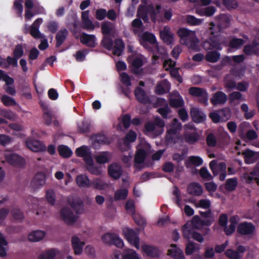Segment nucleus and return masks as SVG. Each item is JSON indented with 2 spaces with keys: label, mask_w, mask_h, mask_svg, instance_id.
Segmentation results:
<instances>
[{
  "label": "nucleus",
  "mask_w": 259,
  "mask_h": 259,
  "mask_svg": "<svg viewBox=\"0 0 259 259\" xmlns=\"http://www.w3.org/2000/svg\"><path fill=\"white\" fill-rule=\"evenodd\" d=\"M237 180L236 178H231L228 179L226 183V189L228 191L234 190L237 186Z\"/></svg>",
  "instance_id": "338daca9"
},
{
  "label": "nucleus",
  "mask_w": 259,
  "mask_h": 259,
  "mask_svg": "<svg viewBox=\"0 0 259 259\" xmlns=\"http://www.w3.org/2000/svg\"><path fill=\"white\" fill-rule=\"evenodd\" d=\"M227 99V95L222 92L215 93L210 99L211 102L213 105L224 104Z\"/></svg>",
  "instance_id": "e433bc0d"
},
{
  "label": "nucleus",
  "mask_w": 259,
  "mask_h": 259,
  "mask_svg": "<svg viewBox=\"0 0 259 259\" xmlns=\"http://www.w3.org/2000/svg\"><path fill=\"white\" fill-rule=\"evenodd\" d=\"M183 253L182 249L178 247L175 244H171L169 248L167 250V255L175 258L176 256H179Z\"/></svg>",
  "instance_id": "3c124183"
},
{
  "label": "nucleus",
  "mask_w": 259,
  "mask_h": 259,
  "mask_svg": "<svg viewBox=\"0 0 259 259\" xmlns=\"http://www.w3.org/2000/svg\"><path fill=\"white\" fill-rule=\"evenodd\" d=\"M123 235L131 245L139 249L140 239L138 234L132 229L125 228L123 229Z\"/></svg>",
  "instance_id": "dca6fc26"
},
{
  "label": "nucleus",
  "mask_w": 259,
  "mask_h": 259,
  "mask_svg": "<svg viewBox=\"0 0 259 259\" xmlns=\"http://www.w3.org/2000/svg\"><path fill=\"white\" fill-rule=\"evenodd\" d=\"M245 250V249L244 246H240L238 247L237 250L232 249L227 250L225 254L230 259H240L242 256V254Z\"/></svg>",
  "instance_id": "2f4dec72"
},
{
  "label": "nucleus",
  "mask_w": 259,
  "mask_h": 259,
  "mask_svg": "<svg viewBox=\"0 0 259 259\" xmlns=\"http://www.w3.org/2000/svg\"><path fill=\"white\" fill-rule=\"evenodd\" d=\"M82 234H78L72 237L71 239V244L74 252L76 255H80L83 251V247L85 244L83 240Z\"/></svg>",
  "instance_id": "6ab92c4d"
},
{
  "label": "nucleus",
  "mask_w": 259,
  "mask_h": 259,
  "mask_svg": "<svg viewBox=\"0 0 259 259\" xmlns=\"http://www.w3.org/2000/svg\"><path fill=\"white\" fill-rule=\"evenodd\" d=\"M89 11H83L81 13V23L82 28L91 31L95 28V25L90 19Z\"/></svg>",
  "instance_id": "393cba45"
},
{
  "label": "nucleus",
  "mask_w": 259,
  "mask_h": 259,
  "mask_svg": "<svg viewBox=\"0 0 259 259\" xmlns=\"http://www.w3.org/2000/svg\"><path fill=\"white\" fill-rule=\"evenodd\" d=\"M184 138L186 142L193 144L199 140V135L193 124L189 123L184 125Z\"/></svg>",
  "instance_id": "9b49d317"
},
{
  "label": "nucleus",
  "mask_w": 259,
  "mask_h": 259,
  "mask_svg": "<svg viewBox=\"0 0 259 259\" xmlns=\"http://www.w3.org/2000/svg\"><path fill=\"white\" fill-rule=\"evenodd\" d=\"M170 87V83L166 80H164L157 85L155 92L157 94H163L169 91Z\"/></svg>",
  "instance_id": "79ce46f5"
},
{
  "label": "nucleus",
  "mask_w": 259,
  "mask_h": 259,
  "mask_svg": "<svg viewBox=\"0 0 259 259\" xmlns=\"http://www.w3.org/2000/svg\"><path fill=\"white\" fill-rule=\"evenodd\" d=\"M101 29L104 35H109L114 30V25L109 21L105 22L102 23Z\"/></svg>",
  "instance_id": "09e8293b"
},
{
  "label": "nucleus",
  "mask_w": 259,
  "mask_h": 259,
  "mask_svg": "<svg viewBox=\"0 0 259 259\" xmlns=\"http://www.w3.org/2000/svg\"><path fill=\"white\" fill-rule=\"evenodd\" d=\"M177 33L181 38V44L186 45L189 48L194 51L199 50V41L196 36L195 31L186 28H181L178 29Z\"/></svg>",
  "instance_id": "20e7f679"
},
{
  "label": "nucleus",
  "mask_w": 259,
  "mask_h": 259,
  "mask_svg": "<svg viewBox=\"0 0 259 259\" xmlns=\"http://www.w3.org/2000/svg\"><path fill=\"white\" fill-rule=\"evenodd\" d=\"M46 236L44 231L37 230L29 233L27 236L28 240L31 242H36L42 240Z\"/></svg>",
  "instance_id": "7c9ffc66"
},
{
  "label": "nucleus",
  "mask_w": 259,
  "mask_h": 259,
  "mask_svg": "<svg viewBox=\"0 0 259 259\" xmlns=\"http://www.w3.org/2000/svg\"><path fill=\"white\" fill-rule=\"evenodd\" d=\"M160 36L162 40L167 45H171L174 42V34L168 26L164 27L160 31Z\"/></svg>",
  "instance_id": "a878e982"
},
{
  "label": "nucleus",
  "mask_w": 259,
  "mask_h": 259,
  "mask_svg": "<svg viewBox=\"0 0 259 259\" xmlns=\"http://www.w3.org/2000/svg\"><path fill=\"white\" fill-rule=\"evenodd\" d=\"M200 246L198 244H196L193 242L189 241L186 246V253L187 255L192 254L194 251L199 250Z\"/></svg>",
  "instance_id": "6e6d98bb"
},
{
  "label": "nucleus",
  "mask_w": 259,
  "mask_h": 259,
  "mask_svg": "<svg viewBox=\"0 0 259 259\" xmlns=\"http://www.w3.org/2000/svg\"><path fill=\"white\" fill-rule=\"evenodd\" d=\"M150 146L146 142H143L139 144L137 147L135 162L136 164L142 163L146 155L150 152Z\"/></svg>",
  "instance_id": "4468645a"
},
{
  "label": "nucleus",
  "mask_w": 259,
  "mask_h": 259,
  "mask_svg": "<svg viewBox=\"0 0 259 259\" xmlns=\"http://www.w3.org/2000/svg\"><path fill=\"white\" fill-rule=\"evenodd\" d=\"M165 141L168 144H174L181 139L180 131L182 124L178 119L175 118L170 124L167 126Z\"/></svg>",
  "instance_id": "423d86ee"
},
{
  "label": "nucleus",
  "mask_w": 259,
  "mask_h": 259,
  "mask_svg": "<svg viewBox=\"0 0 259 259\" xmlns=\"http://www.w3.org/2000/svg\"><path fill=\"white\" fill-rule=\"evenodd\" d=\"M186 20L189 25L193 26L199 25L201 24L203 21V19L196 18L192 15L187 16Z\"/></svg>",
  "instance_id": "0e129e2a"
},
{
  "label": "nucleus",
  "mask_w": 259,
  "mask_h": 259,
  "mask_svg": "<svg viewBox=\"0 0 259 259\" xmlns=\"http://www.w3.org/2000/svg\"><path fill=\"white\" fill-rule=\"evenodd\" d=\"M242 154L244 155L245 162L247 164L252 163L259 158L258 152H254L249 149L243 151Z\"/></svg>",
  "instance_id": "72a5a7b5"
},
{
  "label": "nucleus",
  "mask_w": 259,
  "mask_h": 259,
  "mask_svg": "<svg viewBox=\"0 0 259 259\" xmlns=\"http://www.w3.org/2000/svg\"><path fill=\"white\" fill-rule=\"evenodd\" d=\"M68 34V31L66 29L60 30L57 34L56 35V46L59 47L65 39Z\"/></svg>",
  "instance_id": "8fccbe9b"
},
{
  "label": "nucleus",
  "mask_w": 259,
  "mask_h": 259,
  "mask_svg": "<svg viewBox=\"0 0 259 259\" xmlns=\"http://www.w3.org/2000/svg\"><path fill=\"white\" fill-rule=\"evenodd\" d=\"M59 217L68 225H73L78 218V215L68 206H64L61 209Z\"/></svg>",
  "instance_id": "9d476101"
},
{
  "label": "nucleus",
  "mask_w": 259,
  "mask_h": 259,
  "mask_svg": "<svg viewBox=\"0 0 259 259\" xmlns=\"http://www.w3.org/2000/svg\"><path fill=\"white\" fill-rule=\"evenodd\" d=\"M8 243L3 235L0 233V256H5L7 254Z\"/></svg>",
  "instance_id": "4d7b16f0"
},
{
  "label": "nucleus",
  "mask_w": 259,
  "mask_h": 259,
  "mask_svg": "<svg viewBox=\"0 0 259 259\" xmlns=\"http://www.w3.org/2000/svg\"><path fill=\"white\" fill-rule=\"evenodd\" d=\"M215 12V8L209 7L205 8H197L196 10V13L198 15L203 16L209 17L212 16Z\"/></svg>",
  "instance_id": "a18cd8bd"
},
{
  "label": "nucleus",
  "mask_w": 259,
  "mask_h": 259,
  "mask_svg": "<svg viewBox=\"0 0 259 259\" xmlns=\"http://www.w3.org/2000/svg\"><path fill=\"white\" fill-rule=\"evenodd\" d=\"M245 181L247 183H250L254 180L259 185V162L255 168L250 174H246L244 176Z\"/></svg>",
  "instance_id": "f704fd0d"
},
{
  "label": "nucleus",
  "mask_w": 259,
  "mask_h": 259,
  "mask_svg": "<svg viewBox=\"0 0 259 259\" xmlns=\"http://www.w3.org/2000/svg\"><path fill=\"white\" fill-rule=\"evenodd\" d=\"M209 116L214 123L225 122L230 118L231 111L229 108H225L211 112Z\"/></svg>",
  "instance_id": "f8f14e48"
},
{
  "label": "nucleus",
  "mask_w": 259,
  "mask_h": 259,
  "mask_svg": "<svg viewBox=\"0 0 259 259\" xmlns=\"http://www.w3.org/2000/svg\"><path fill=\"white\" fill-rule=\"evenodd\" d=\"M203 163L202 159L199 156H192L189 157L186 161V165L189 166L190 164L198 166Z\"/></svg>",
  "instance_id": "864d4df0"
},
{
  "label": "nucleus",
  "mask_w": 259,
  "mask_h": 259,
  "mask_svg": "<svg viewBox=\"0 0 259 259\" xmlns=\"http://www.w3.org/2000/svg\"><path fill=\"white\" fill-rule=\"evenodd\" d=\"M188 192L190 194L199 196L203 193V188L199 184L193 183L188 186Z\"/></svg>",
  "instance_id": "ea45409f"
},
{
  "label": "nucleus",
  "mask_w": 259,
  "mask_h": 259,
  "mask_svg": "<svg viewBox=\"0 0 259 259\" xmlns=\"http://www.w3.org/2000/svg\"><path fill=\"white\" fill-rule=\"evenodd\" d=\"M148 10H146L145 6L141 5L140 6L138 11V16L142 18L144 20L147 21L148 20V15H151L152 19H154L152 16L153 14L156 15L160 12L161 7L160 6H156V9H154V7L152 6H149Z\"/></svg>",
  "instance_id": "f3484780"
},
{
  "label": "nucleus",
  "mask_w": 259,
  "mask_h": 259,
  "mask_svg": "<svg viewBox=\"0 0 259 259\" xmlns=\"http://www.w3.org/2000/svg\"><path fill=\"white\" fill-rule=\"evenodd\" d=\"M115 44V46L113 49V53L114 55L120 56L123 52L124 45L120 39H116Z\"/></svg>",
  "instance_id": "de8ad7c7"
},
{
  "label": "nucleus",
  "mask_w": 259,
  "mask_h": 259,
  "mask_svg": "<svg viewBox=\"0 0 259 259\" xmlns=\"http://www.w3.org/2000/svg\"><path fill=\"white\" fill-rule=\"evenodd\" d=\"M223 28L215 22H211L209 28L212 36L209 40L203 43V48L206 50L210 49H221V45L224 43V38L220 36V32Z\"/></svg>",
  "instance_id": "7ed1b4c3"
},
{
  "label": "nucleus",
  "mask_w": 259,
  "mask_h": 259,
  "mask_svg": "<svg viewBox=\"0 0 259 259\" xmlns=\"http://www.w3.org/2000/svg\"><path fill=\"white\" fill-rule=\"evenodd\" d=\"M191 115L193 120L196 123H200L206 119V115L199 108L193 107L190 111Z\"/></svg>",
  "instance_id": "c756f323"
},
{
  "label": "nucleus",
  "mask_w": 259,
  "mask_h": 259,
  "mask_svg": "<svg viewBox=\"0 0 259 259\" xmlns=\"http://www.w3.org/2000/svg\"><path fill=\"white\" fill-rule=\"evenodd\" d=\"M241 109L243 112L246 119H249L252 118L255 113L254 109H249L248 106L246 104H243L241 106Z\"/></svg>",
  "instance_id": "603ef678"
},
{
  "label": "nucleus",
  "mask_w": 259,
  "mask_h": 259,
  "mask_svg": "<svg viewBox=\"0 0 259 259\" xmlns=\"http://www.w3.org/2000/svg\"><path fill=\"white\" fill-rule=\"evenodd\" d=\"M91 186L95 189L101 190L106 189L108 187V184L100 178H96L93 180Z\"/></svg>",
  "instance_id": "c03bdc74"
},
{
  "label": "nucleus",
  "mask_w": 259,
  "mask_h": 259,
  "mask_svg": "<svg viewBox=\"0 0 259 259\" xmlns=\"http://www.w3.org/2000/svg\"><path fill=\"white\" fill-rule=\"evenodd\" d=\"M164 125V122L160 118L157 117L154 123H148L145 125L146 131L151 132L155 136H158L163 132Z\"/></svg>",
  "instance_id": "2eb2a0df"
},
{
  "label": "nucleus",
  "mask_w": 259,
  "mask_h": 259,
  "mask_svg": "<svg viewBox=\"0 0 259 259\" xmlns=\"http://www.w3.org/2000/svg\"><path fill=\"white\" fill-rule=\"evenodd\" d=\"M209 167L214 176L219 175V179L224 181L226 177L227 166L224 162L217 163L215 160L211 161L209 163Z\"/></svg>",
  "instance_id": "ddd939ff"
},
{
  "label": "nucleus",
  "mask_w": 259,
  "mask_h": 259,
  "mask_svg": "<svg viewBox=\"0 0 259 259\" xmlns=\"http://www.w3.org/2000/svg\"><path fill=\"white\" fill-rule=\"evenodd\" d=\"M79 39L82 44L90 47H95L97 45L96 38L94 35L82 33Z\"/></svg>",
  "instance_id": "c85d7f7f"
},
{
  "label": "nucleus",
  "mask_w": 259,
  "mask_h": 259,
  "mask_svg": "<svg viewBox=\"0 0 259 259\" xmlns=\"http://www.w3.org/2000/svg\"><path fill=\"white\" fill-rule=\"evenodd\" d=\"M127 190L125 188H122L117 190L115 193L114 199L115 200L124 199L127 195Z\"/></svg>",
  "instance_id": "bf43d9fd"
},
{
  "label": "nucleus",
  "mask_w": 259,
  "mask_h": 259,
  "mask_svg": "<svg viewBox=\"0 0 259 259\" xmlns=\"http://www.w3.org/2000/svg\"><path fill=\"white\" fill-rule=\"evenodd\" d=\"M169 103L174 107H180L183 105L184 101L178 92H174L170 95Z\"/></svg>",
  "instance_id": "473e14b6"
},
{
  "label": "nucleus",
  "mask_w": 259,
  "mask_h": 259,
  "mask_svg": "<svg viewBox=\"0 0 259 259\" xmlns=\"http://www.w3.org/2000/svg\"><path fill=\"white\" fill-rule=\"evenodd\" d=\"M24 48L22 45H17L13 51V55L16 59H19L24 54Z\"/></svg>",
  "instance_id": "774afa93"
},
{
  "label": "nucleus",
  "mask_w": 259,
  "mask_h": 259,
  "mask_svg": "<svg viewBox=\"0 0 259 259\" xmlns=\"http://www.w3.org/2000/svg\"><path fill=\"white\" fill-rule=\"evenodd\" d=\"M46 198L51 205H54L56 202V194L53 189H50L46 191Z\"/></svg>",
  "instance_id": "052dcab7"
},
{
  "label": "nucleus",
  "mask_w": 259,
  "mask_h": 259,
  "mask_svg": "<svg viewBox=\"0 0 259 259\" xmlns=\"http://www.w3.org/2000/svg\"><path fill=\"white\" fill-rule=\"evenodd\" d=\"M213 221L214 218L210 212L207 213L205 218L203 220L198 216H194L191 221L187 222L183 227L184 237L189 239L192 230H194V229H201L204 226H209Z\"/></svg>",
  "instance_id": "f257e3e1"
},
{
  "label": "nucleus",
  "mask_w": 259,
  "mask_h": 259,
  "mask_svg": "<svg viewBox=\"0 0 259 259\" xmlns=\"http://www.w3.org/2000/svg\"><path fill=\"white\" fill-rule=\"evenodd\" d=\"M189 93L192 96L198 98L200 103L206 105L208 103V96L206 91L196 87L191 88Z\"/></svg>",
  "instance_id": "412c9836"
},
{
  "label": "nucleus",
  "mask_w": 259,
  "mask_h": 259,
  "mask_svg": "<svg viewBox=\"0 0 259 259\" xmlns=\"http://www.w3.org/2000/svg\"><path fill=\"white\" fill-rule=\"evenodd\" d=\"M46 175L45 172H38L31 182V187L34 189H39L46 184Z\"/></svg>",
  "instance_id": "5701e85b"
},
{
  "label": "nucleus",
  "mask_w": 259,
  "mask_h": 259,
  "mask_svg": "<svg viewBox=\"0 0 259 259\" xmlns=\"http://www.w3.org/2000/svg\"><path fill=\"white\" fill-rule=\"evenodd\" d=\"M112 257L113 259H141L135 250L130 248H126L123 250L121 258L119 251H115Z\"/></svg>",
  "instance_id": "a211bd4d"
},
{
  "label": "nucleus",
  "mask_w": 259,
  "mask_h": 259,
  "mask_svg": "<svg viewBox=\"0 0 259 259\" xmlns=\"http://www.w3.org/2000/svg\"><path fill=\"white\" fill-rule=\"evenodd\" d=\"M76 182L78 186L81 188H88L91 186V182L88 177L84 175H80L76 178Z\"/></svg>",
  "instance_id": "a19ab883"
},
{
  "label": "nucleus",
  "mask_w": 259,
  "mask_h": 259,
  "mask_svg": "<svg viewBox=\"0 0 259 259\" xmlns=\"http://www.w3.org/2000/svg\"><path fill=\"white\" fill-rule=\"evenodd\" d=\"M128 63L131 65L132 71L136 74L141 75L144 72L142 68L146 59L141 54H133L128 57Z\"/></svg>",
  "instance_id": "6e6552de"
},
{
  "label": "nucleus",
  "mask_w": 259,
  "mask_h": 259,
  "mask_svg": "<svg viewBox=\"0 0 259 259\" xmlns=\"http://www.w3.org/2000/svg\"><path fill=\"white\" fill-rule=\"evenodd\" d=\"M115 234V233H106L102 236L101 240L105 244L112 245Z\"/></svg>",
  "instance_id": "680f3d73"
},
{
  "label": "nucleus",
  "mask_w": 259,
  "mask_h": 259,
  "mask_svg": "<svg viewBox=\"0 0 259 259\" xmlns=\"http://www.w3.org/2000/svg\"><path fill=\"white\" fill-rule=\"evenodd\" d=\"M111 154L108 152H101L95 155V158L99 164H104L108 162L111 158Z\"/></svg>",
  "instance_id": "58836bf2"
},
{
  "label": "nucleus",
  "mask_w": 259,
  "mask_h": 259,
  "mask_svg": "<svg viewBox=\"0 0 259 259\" xmlns=\"http://www.w3.org/2000/svg\"><path fill=\"white\" fill-rule=\"evenodd\" d=\"M137 138L136 133L133 131H130L126 135L124 139V144L125 146H128L130 143L134 142Z\"/></svg>",
  "instance_id": "69168bd1"
},
{
  "label": "nucleus",
  "mask_w": 259,
  "mask_h": 259,
  "mask_svg": "<svg viewBox=\"0 0 259 259\" xmlns=\"http://www.w3.org/2000/svg\"><path fill=\"white\" fill-rule=\"evenodd\" d=\"M26 144L27 147L33 152H40L45 150L46 149L45 146L42 143L31 139H28L26 142Z\"/></svg>",
  "instance_id": "cd10ccee"
},
{
  "label": "nucleus",
  "mask_w": 259,
  "mask_h": 259,
  "mask_svg": "<svg viewBox=\"0 0 259 259\" xmlns=\"http://www.w3.org/2000/svg\"><path fill=\"white\" fill-rule=\"evenodd\" d=\"M59 251L55 249H49L42 252L38 259H54L58 254Z\"/></svg>",
  "instance_id": "37998d69"
},
{
  "label": "nucleus",
  "mask_w": 259,
  "mask_h": 259,
  "mask_svg": "<svg viewBox=\"0 0 259 259\" xmlns=\"http://www.w3.org/2000/svg\"><path fill=\"white\" fill-rule=\"evenodd\" d=\"M108 173L112 178L117 179L122 174L121 167L119 164L113 163L108 167Z\"/></svg>",
  "instance_id": "c9c22d12"
},
{
  "label": "nucleus",
  "mask_w": 259,
  "mask_h": 259,
  "mask_svg": "<svg viewBox=\"0 0 259 259\" xmlns=\"http://www.w3.org/2000/svg\"><path fill=\"white\" fill-rule=\"evenodd\" d=\"M76 155L83 158L87 169L92 174L96 176L102 175V170L100 166L95 164L91 150L89 147L82 146L75 151Z\"/></svg>",
  "instance_id": "f03ea898"
},
{
  "label": "nucleus",
  "mask_w": 259,
  "mask_h": 259,
  "mask_svg": "<svg viewBox=\"0 0 259 259\" xmlns=\"http://www.w3.org/2000/svg\"><path fill=\"white\" fill-rule=\"evenodd\" d=\"M141 250L143 254L151 257H157L160 254V251L156 247L146 244L142 245Z\"/></svg>",
  "instance_id": "bb28decb"
},
{
  "label": "nucleus",
  "mask_w": 259,
  "mask_h": 259,
  "mask_svg": "<svg viewBox=\"0 0 259 259\" xmlns=\"http://www.w3.org/2000/svg\"><path fill=\"white\" fill-rule=\"evenodd\" d=\"M58 150L60 155L64 158L69 157L72 154L71 149L67 146L64 145L59 146Z\"/></svg>",
  "instance_id": "5fc2aeb1"
},
{
  "label": "nucleus",
  "mask_w": 259,
  "mask_h": 259,
  "mask_svg": "<svg viewBox=\"0 0 259 259\" xmlns=\"http://www.w3.org/2000/svg\"><path fill=\"white\" fill-rule=\"evenodd\" d=\"M5 156L6 160L11 164L21 166L25 164V160L22 157L10 151H6Z\"/></svg>",
  "instance_id": "aec40b11"
},
{
  "label": "nucleus",
  "mask_w": 259,
  "mask_h": 259,
  "mask_svg": "<svg viewBox=\"0 0 259 259\" xmlns=\"http://www.w3.org/2000/svg\"><path fill=\"white\" fill-rule=\"evenodd\" d=\"M244 44V41L240 38H233L230 42V49L237 50L240 48Z\"/></svg>",
  "instance_id": "13d9d810"
},
{
  "label": "nucleus",
  "mask_w": 259,
  "mask_h": 259,
  "mask_svg": "<svg viewBox=\"0 0 259 259\" xmlns=\"http://www.w3.org/2000/svg\"><path fill=\"white\" fill-rule=\"evenodd\" d=\"M240 77L239 74L236 70H232L225 78V87L228 91H230L236 87L234 79Z\"/></svg>",
  "instance_id": "b1692460"
},
{
  "label": "nucleus",
  "mask_w": 259,
  "mask_h": 259,
  "mask_svg": "<svg viewBox=\"0 0 259 259\" xmlns=\"http://www.w3.org/2000/svg\"><path fill=\"white\" fill-rule=\"evenodd\" d=\"M237 231L242 235L252 236L255 233V227L251 223L244 222L239 225Z\"/></svg>",
  "instance_id": "4be33fe9"
},
{
  "label": "nucleus",
  "mask_w": 259,
  "mask_h": 259,
  "mask_svg": "<svg viewBox=\"0 0 259 259\" xmlns=\"http://www.w3.org/2000/svg\"><path fill=\"white\" fill-rule=\"evenodd\" d=\"M139 37V41L141 45L146 49L150 50L151 47L152 46L161 56L164 58L167 56V51L162 47L158 46L155 35L148 32H141L138 35Z\"/></svg>",
  "instance_id": "39448f33"
},
{
  "label": "nucleus",
  "mask_w": 259,
  "mask_h": 259,
  "mask_svg": "<svg viewBox=\"0 0 259 259\" xmlns=\"http://www.w3.org/2000/svg\"><path fill=\"white\" fill-rule=\"evenodd\" d=\"M230 21V16L226 14H221L215 19L216 24L220 25L223 29L229 26Z\"/></svg>",
  "instance_id": "4c0bfd02"
},
{
  "label": "nucleus",
  "mask_w": 259,
  "mask_h": 259,
  "mask_svg": "<svg viewBox=\"0 0 259 259\" xmlns=\"http://www.w3.org/2000/svg\"><path fill=\"white\" fill-rule=\"evenodd\" d=\"M239 221V218L237 215L232 217L230 220V224L227 226L228 222V218L226 214H222L219 218V224L220 226L224 227V231L227 235H230L233 233L235 230L236 226Z\"/></svg>",
  "instance_id": "1a4fd4ad"
},
{
  "label": "nucleus",
  "mask_w": 259,
  "mask_h": 259,
  "mask_svg": "<svg viewBox=\"0 0 259 259\" xmlns=\"http://www.w3.org/2000/svg\"><path fill=\"white\" fill-rule=\"evenodd\" d=\"M43 19L42 18H38L36 19L30 27L29 33L31 35L36 39L42 38L40 44L38 46V48L40 50L46 49L49 45L47 40L45 38V35L41 33L39 31V28L40 24L42 23Z\"/></svg>",
  "instance_id": "0eeeda50"
},
{
  "label": "nucleus",
  "mask_w": 259,
  "mask_h": 259,
  "mask_svg": "<svg viewBox=\"0 0 259 259\" xmlns=\"http://www.w3.org/2000/svg\"><path fill=\"white\" fill-rule=\"evenodd\" d=\"M135 95L137 100L141 102L145 103L148 101L145 92L140 87H137L135 91Z\"/></svg>",
  "instance_id": "49530a36"
},
{
  "label": "nucleus",
  "mask_w": 259,
  "mask_h": 259,
  "mask_svg": "<svg viewBox=\"0 0 259 259\" xmlns=\"http://www.w3.org/2000/svg\"><path fill=\"white\" fill-rule=\"evenodd\" d=\"M133 29L134 33L137 35L141 33V30H142V23L141 20L139 19H135L132 23Z\"/></svg>",
  "instance_id": "e2e57ef3"
}]
</instances>
